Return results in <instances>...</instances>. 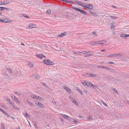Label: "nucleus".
<instances>
[{
	"mask_svg": "<svg viewBox=\"0 0 129 129\" xmlns=\"http://www.w3.org/2000/svg\"><path fill=\"white\" fill-rule=\"evenodd\" d=\"M1 124L2 129H5V127L4 123H2Z\"/></svg>",
	"mask_w": 129,
	"mask_h": 129,
	"instance_id": "nucleus-27",
	"label": "nucleus"
},
{
	"mask_svg": "<svg viewBox=\"0 0 129 129\" xmlns=\"http://www.w3.org/2000/svg\"><path fill=\"white\" fill-rule=\"evenodd\" d=\"M101 51L102 52H104V51H105V49H103V50H101Z\"/></svg>",
	"mask_w": 129,
	"mask_h": 129,
	"instance_id": "nucleus-56",
	"label": "nucleus"
},
{
	"mask_svg": "<svg viewBox=\"0 0 129 129\" xmlns=\"http://www.w3.org/2000/svg\"><path fill=\"white\" fill-rule=\"evenodd\" d=\"M36 56L40 58L41 59H42L44 57H45V58L46 57V56L44 55L41 54L36 55Z\"/></svg>",
	"mask_w": 129,
	"mask_h": 129,
	"instance_id": "nucleus-5",
	"label": "nucleus"
},
{
	"mask_svg": "<svg viewBox=\"0 0 129 129\" xmlns=\"http://www.w3.org/2000/svg\"><path fill=\"white\" fill-rule=\"evenodd\" d=\"M5 9L7 11H9L10 10V8H6V7H5Z\"/></svg>",
	"mask_w": 129,
	"mask_h": 129,
	"instance_id": "nucleus-47",
	"label": "nucleus"
},
{
	"mask_svg": "<svg viewBox=\"0 0 129 129\" xmlns=\"http://www.w3.org/2000/svg\"><path fill=\"white\" fill-rule=\"evenodd\" d=\"M98 41H94L91 42L90 43V44L92 45H98Z\"/></svg>",
	"mask_w": 129,
	"mask_h": 129,
	"instance_id": "nucleus-10",
	"label": "nucleus"
},
{
	"mask_svg": "<svg viewBox=\"0 0 129 129\" xmlns=\"http://www.w3.org/2000/svg\"><path fill=\"white\" fill-rule=\"evenodd\" d=\"M116 54H110V55L108 56V57H116Z\"/></svg>",
	"mask_w": 129,
	"mask_h": 129,
	"instance_id": "nucleus-26",
	"label": "nucleus"
},
{
	"mask_svg": "<svg viewBox=\"0 0 129 129\" xmlns=\"http://www.w3.org/2000/svg\"><path fill=\"white\" fill-rule=\"evenodd\" d=\"M21 45H24V44H23L22 43H21Z\"/></svg>",
	"mask_w": 129,
	"mask_h": 129,
	"instance_id": "nucleus-64",
	"label": "nucleus"
},
{
	"mask_svg": "<svg viewBox=\"0 0 129 129\" xmlns=\"http://www.w3.org/2000/svg\"><path fill=\"white\" fill-rule=\"evenodd\" d=\"M73 120L75 123L76 124L78 123L76 119H73Z\"/></svg>",
	"mask_w": 129,
	"mask_h": 129,
	"instance_id": "nucleus-42",
	"label": "nucleus"
},
{
	"mask_svg": "<svg viewBox=\"0 0 129 129\" xmlns=\"http://www.w3.org/2000/svg\"><path fill=\"white\" fill-rule=\"evenodd\" d=\"M29 66L31 67H33L34 66V65L33 63H29Z\"/></svg>",
	"mask_w": 129,
	"mask_h": 129,
	"instance_id": "nucleus-36",
	"label": "nucleus"
},
{
	"mask_svg": "<svg viewBox=\"0 0 129 129\" xmlns=\"http://www.w3.org/2000/svg\"><path fill=\"white\" fill-rule=\"evenodd\" d=\"M13 93L17 95H21V94L19 92H17V91H15L13 92Z\"/></svg>",
	"mask_w": 129,
	"mask_h": 129,
	"instance_id": "nucleus-23",
	"label": "nucleus"
},
{
	"mask_svg": "<svg viewBox=\"0 0 129 129\" xmlns=\"http://www.w3.org/2000/svg\"><path fill=\"white\" fill-rule=\"evenodd\" d=\"M127 60L128 61H129V57H128L127 58Z\"/></svg>",
	"mask_w": 129,
	"mask_h": 129,
	"instance_id": "nucleus-61",
	"label": "nucleus"
},
{
	"mask_svg": "<svg viewBox=\"0 0 129 129\" xmlns=\"http://www.w3.org/2000/svg\"><path fill=\"white\" fill-rule=\"evenodd\" d=\"M43 85L44 86H47L46 84L44 83H43Z\"/></svg>",
	"mask_w": 129,
	"mask_h": 129,
	"instance_id": "nucleus-59",
	"label": "nucleus"
},
{
	"mask_svg": "<svg viewBox=\"0 0 129 129\" xmlns=\"http://www.w3.org/2000/svg\"><path fill=\"white\" fill-rule=\"evenodd\" d=\"M24 115L25 117H27L29 118L30 117V115H29L26 112L25 113H24Z\"/></svg>",
	"mask_w": 129,
	"mask_h": 129,
	"instance_id": "nucleus-22",
	"label": "nucleus"
},
{
	"mask_svg": "<svg viewBox=\"0 0 129 129\" xmlns=\"http://www.w3.org/2000/svg\"><path fill=\"white\" fill-rule=\"evenodd\" d=\"M114 26L113 24H112L111 26V29L114 28Z\"/></svg>",
	"mask_w": 129,
	"mask_h": 129,
	"instance_id": "nucleus-48",
	"label": "nucleus"
},
{
	"mask_svg": "<svg viewBox=\"0 0 129 129\" xmlns=\"http://www.w3.org/2000/svg\"><path fill=\"white\" fill-rule=\"evenodd\" d=\"M87 81H86V82H82V84L84 86L87 85Z\"/></svg>",
	"mask_w": 129,
	"mask_h": 129,
	"instance_id": "nucleus-31",
	"label": "nucleus"
},
{
	"mask_svg": "<svg viewBox=\"0 0 129 129\" xmlns=\"http://www.w3.org/2000/svg\"><path fill=\"white\" fill-rule=\"evenodd\" d=\"M111 17L112 19H116L118 18V17H117L116 16H111Z\"/></svg>",
	"mask_w": 129,
	"mask_h": 129,
	"instance_id": "nucleus-30",
	"label": "nucleus"
},
{
	"mask_svg": "<svg viewBox=\"0 0 129 129\" xmlns=\"http://www.w3.org/2000/svg\"><path fill=\"white\" fill-rule=\"evenodd\" d=\"M104 42L105 43H106V40H101V41H98V44H102L104 43Z\"/></svg>",
	"mask_w": 129,
	"mask_h": 129,
	"instance_id": "nucleus-12",
	"label": "nucleus"
},
{
	"mask_svg": "<svg viewBox=\"0 0 129 129\" xmlns=\"http://www.w3.org/2000/svg\"><path fill=\"white\" fill-rule=\"evenodd\" d=\"M16 102L18 103H20V101L18 100V101L17 102Z\"/></svg>",
	"mask_w": 129,
	"mask_h": 129,
	"instance_id": "nucleus-55",
	"label": "nucleus"
},
{
	"mask_svg": "<svg viewBox=\"0 0 129 129\" xmlns=\"http://www.w3.org/2000/svg\"><path fill=\"white\" fill-rule=\"evenodd\" d=\"M78 117L79 118H81V116L80 115H78Z\"/></svg>",
	"mask_w": 129,
	"mask_h": 129,
	"instance_id": "nucleus-60",
	"label": "nucleus"
},
{
	"mask_svg": "<svg viewBox=\"0 0 129 129\" xmlns=\"http://www.w3.org/2000/svg\"><path fill=\"white\" fill-rule=\"evenodd\" d=\"M92 33L93 34V35H94L95 34L96 32H92Z\"/></svg>",
	"mask_w": 129,
	"mask_h": 129,
	"instance_id": "nucleus-62",
	"label": "nucleus"
},
{
	"mask_svg": "<svg viewBox=\"0 0 129 129\" xmlns=\"http://www.w3.org/2000/svg\"><path fill=\"white\" fill-rule=\"evenodd\" d=\"M76 3L80 5H82V2L80 1H77L76 2Z\"/></svg>",
	"mask_w": 129,
	"mask_h": 129,
	"instance_id": "nucleus-33",
	"label": "nucleus"
},
{
	"mask_svg": "<svg viewBox=\"0 0 129 129\" xmlns=\"http://www.w3.org/2000/svg\"><path fill=\"white\" fill-rule=\"evenodd\" d=\"M63 88L69 93H71L72 92V91L71 89L66 86H63Z\"/></svg>",
	"mask_w": 129,
	"mask_h": 129,
	"instance_id": "nucleus-7",
	"label": "nucleus"
},
{
	"mask_svg": "<svg viewBox=\"0 0 129 129\" xmlns=\"http://www.w3.org/2000/svg\"><path fill=\"white\" fill-rule=\"evenodd\" d=\"M82 6L85 8H87L89 9V10H90L92 9L93 7V6L91 4L83 5Z\"/></svg>",
	"mask_w": 129,
	"mask_h": 129,
	"instance_id": "nucleus-4",
	"label": "nucleus"
},
{
	"mask_svg": "<svg viewBox=\"0 0 129 129\" xmlns=\"http://www.w3.org/2000/svg\"><path fill=\"white\" fill-rule=\"evenodd\" d=\"M13 99L16 102H17L18 100V99L15 96H14V98H13Z\"/></svg>",
	"mask_w": 129,
	"mask_h": 129,
	"instance_id": "nucleus-35",
	"label": "nucleus"
},
{
	"mask_svg": "<svg viewBox=\"0 0 129 129\" xmlns=\"http://www.w3.org/2000/svg\"><path fill=\"white\" fill-rule=\"evenodd\" d=\"M97 67L99 68H103V66H97Z\"/></svg>",
	"mask_w": 129,
	"mask_h": 129,
	"instance_id": "nucleus-46",
	"label": "nucleus"
},
{
	"mask_svg": "<svg viewBox=\"0 0 129 129\" xmlns=\"http://www.w3.org/2000/svg\"><path fill=\"white\" fill-rule=\"evenodd\" d=\"M72 8L73 9H74L75 10H76L77 11H78L80 12L83 14H84V15H88V14L87 13H86L83 10L79 8H78L75 7H72Z\"/></svg>",
	"mask_w": 129,
	"mask_h": 129,
	"instance_id": "nucleus-2",
	"label": "nucleus"
},
{
	"mask_svg": "<svg viewBox=\"0 0 129 129\" xmlns=\"http://www.w3.org/2000/svg\"><path fill=\"white\" fill-rule=\"evenodd\" d=\"M12 106H13V108L15 109L16 110H18L19 109L18 108L16 107L15 106L13 105Z\"/></svg>",
	"mask_w": 129,
	"mask_h": 129,
	"instance_id": "nucleus-39",
	"label": "nucleus"
},
{
	"mask_svg": "<svg viewBox=\"0 0 129 129\" xmlns=\"http://www.w3.org/2000/svg\"><path fill=\"white\" fill-rule=\"evenodd\" d=\"M4 3H5V4H3L4 5H6V4H7L9 3H7V2H4Z\"/></svg>",
	"mask_w": 129,
	"mask_h": 129,
	"instance_id": "nucleus-52",
	"label": "nucleus"
},
{
	"mask_svg": "<svg viewBox=\"0 0 129 129\" xmlns=\"http://www.w3.org/2000/svg\"><path fill=\"white\" fill-rule=\"evenodd\" d=\"M5 115H6L8 117V118H10L11 117V116L8 114L4 110L3 111V112H2Z\"/></svg>",
	"mask_w": 129,
	"mask_h": 129,
	"instance_id": "nucleus-16",
	"label": "nucleus"
},
{
	"mask_svg": "<svg viewBox=\"0 0 129 129\" xmlns=\"http://www.w3.org/2000/svg\"><path fill=\"white\" fill-rule=\"evenodd\" d=\"M72 102L75 104L77 106L78 105V102L75 100L74 99L72 98Z\"/></svg>",
	"mask_w": 129,
	"mask_h": 129,
	"instance_id": "nucleus-14",
	"label": "nucleus"
},
{
	"mask_svg": "<svg viewBox=\"0 0 129 129\" xmlns=\"http://www.w3.org/2000/svg\"><path fill=\"white\" fill-rule=\"evenodd\" d=\"M5 9V7H0V10H3Z\"/></svg>",
	"mask_w": 129,
	"mask_h": 129,
	"instance_id": "nucleus-43",
	"label": "nucleus"
},
{
	"mask_svg": "<svg viewBox=\"0 0 129 129\" xmlns=\"http://www.w3.org/2000/svg\"><path fill=\"white\" fill-rule=\"evenodd\" d=\"M113 90L116 93L118 94V93L116 89L115 88H114L113 89Z\"/></svg>",
	"mask_w": 129,
	"mask_h": 129,
	"instance_id": "nucleus-40",
	"label": "nucleus"
},
{
	"mask_svg": "<svg viewBox=\"0 0 129 129\" xmlns=\"http://www.w3.org/2000/svg\"><path fill=\"white\" fill-rule=\"evenodd\" d=\"M33 124L37 128H38V127L37 125V124L36 123L35 121L33 122Z\"/></svg>",
	"mask_w": 129,
	"mask_h": 129,
	"instance_id": "nucleus-29",
	"label": "nucleus"
},
{
	"mask_svg": "<svg viewBox=\"0 0 129 129\" xmlns=\"http://www.w3.org/2000/svg\"><path fill=\"white\" fill-rule=\"evenodd\" d=\"M52 102L54 104H56V102H55V101H52Z\"/></svg>",
	"mask_w": 129,
	"mask_h": 129,
	"instance_id": "nucleus-57",
	"label": "nucleus"
},
{
	"mask_svg": "<svg viewBox=\"0 0 129 129\" xmlns=\"http://www.w3.org/2000/svg\"><path fill=\"white\" fill-rule=\"evenodd\" d=\"M9 21V20L7 19H0V22H2L4 23H8Z\"/></svg>",
	"mask_w": 129,
	"mask_h": 129,
	"instance_id": "nucleus-8",
	"label": "nucleus"
},
{
	"mask_svg": "<svg viewBox=\"0 0 129 129\" xmlns=\"http://www.w3.org/2000/svg\"><path fill=\"white\" fill-rule=\"evenodd\" d=\"M87 85L89 87H91V86H93L94 87L95 86V85H93L92 83L88 81Z\"/></svg>",
	"mask_w": 129,
	"mask_h": 129,
	"instance_id": "nucleus-9",
	"label": "nucleus"
},
{
	"mask_svg": "<svg viewBox=\"0 0 129 129\" xmlns=\"http://www.w3.org/2000/svg\"><path fill=\"white\" fill-rule=\"evenodd\" d=\"M5 4V3H3V1H0V5H3Z\"/></svg>",
	"mask_w": 129,
	"mask_h": 129,
	"instance_id": "nucleus-49",
	"label": "nucleus"
},
{
	"mask_svg": "<svg viewBox=\"0 0 129 129\" xmlns=\"http://www.w3.org/2000/svg\"><path fill=\"white\" fill-rule=\"evenodd\" d=\"M96 76V75L95 74L93 73H91L90 74H89V75L88 76L89 77H95Z\"/></svg>",
	"mask_w": 129,
	"mask_h": 129,
	"instance_id": "nucleus-20",
	"label": "nucleus"
},
{
	"mask_svg": "<svg viewBox=\"0 0 129 129\" xmlns=\"http://www.w3.org/2000/svg\"><path fill=\"white\" fill-rule=\"evenodd\" d=\"M43 62L47 65H53L54 64L53 62L52 61L49 59H44Z\"/></svg>",
	"mask_w": 129,
	"mask_h": 129,
	"instance_id": "nucleus-1",
	"label": "nucleus"
},
{
	"mask_svg": "<svg viewBox=\"0 0 129 129\" xmlns=\"http://www.w3.org/2000/svg\"><path fill=\"white\" fill-rule=\"evenodd\" d=\"M76 90L78 91V92L81 94L82 95H83V94L82 93V91L80 90L79 88L78 87H76Z\"/></svg>",
	"mask_w": 129,
	"mask_h": 129,
	"instance_id": "nucleus-17",
	"label": "nucleus"
},
{
	"mask_svg": "<svg viewBox=\"0 0 129 129\" xmlns=\"http://www.w3.org/2000/svg\"><path fill=\"white\" fill-rule=\"evenodd\" d=\"M4 110H3L2 109L0 108V111L2 112Z\"/></svg>",
	"mask_w": 129,
	"mask_h": 129,
	"instance_id": "nucleus-53",
	"label": "nucleus"
},
{
	"mask_svg": "<svg viewBox=\"0 0 129 129\" xmlns=\"http://www.w3.org/2000/svg\"><path fill=\"white\" fill-rule=\"evenodd\" d=\"M89 12L91 14H92V15H94V16H97L96 15V14L94 13V12H92L91 11H90Z\"/></svg>",
	"mask_w": 129,
	"mask_h": 129,
	"instance_id": "nucleus-21",
	"label": "nucleus"
},
{
	"mask_svg": "<svg viewBox=\"0 0 129 129\" xmlns=\"http://www.w3.org/2000/svg\"><path fill=\"white\" fill-rule=\"evenodd\" d=\"M112 7H113V8H115V9H116L117 7H116V6H112Z\"/></svg>",
	"mask_w": 129,
	"mask_h": 129,
	"instance_id": "nucleus-54",
	"label": "nucleus"
},
{
	"mask_svg": "<svg viewBox=\"0 0 129 129\" xmlns=\"http://www.w3.org/2000/svg\"><path fill=\"white\" fill-rule=\"evenodd\" d=\"M27 102H28L29 104L31 106H33V104L31 102H30V101L27 100Z\"/></svg>",
	"mask_w": 129,
	"mask_h": 129,
	"instance_id": "nucleus-28",
	"label": "nucleus"
},
{
	"mask_svg": "<svg viewBox=\"0 0 129 129\" xmlns=\"http://www.w3.org/2000/svg\"><path fill=\"white\" fill-rule=\"evenodd\" d=\"M66 34H67V32H64V33H61V34L58 36L57 37H62L63 36H64L65 35H66Z\"/></svg>",
	"mask_w": 129,
	"mask_h": 129,
	"instance_id": "nucleus-15",
	"label": "nucleus"
},
{
	"mask_svg": "<svg viewBox=\"0 0 129 129\" xmlns=\"http://www.w3.org/2000/svg\"><path fill=\"white\" fill-rule=\"evenodd\" d=\"M8 71L10 73H12V71L11 69L10 68H8L7 69Z\"/></svg>",
	"mask_w": 129,
	"mask_h": 129,
	"instance_id": "nucleus-38",
	"label": "nucleus"
},
{
	"mask_svg": "<svg viewBox=\"0 0 129 129\" xmlns=\"http://www.w3.org/2000/svg\"><path fill=\"white\" fill-rule=\"evenodd\" d=\"M108 63H110V64H114V62H113L112 61H110V62H108Z\"/></svg>",
	"mask_w": 129,
	"mask_h": 129,
	"instance_id": "nucleus-51",
	"label": "nucleus"
},
{
	"mask_svg": "<svg viewBox=\"0 0 129 129\" xmlns=\"http://www.w3.org/2000/svg\"><path fill=\"white\" fill-rule=\"evenodd\" d=\"M116 57H120L121 56V55L120 53L116 54Z\"/></svg>",
	"mask_w": 129,
	"mask_h": 129,
	"instance_id": "nucleus-32",
	"label": "nucleus"
},
{
	"mask_svg": "<svg viewBox=\"0 0 129 129\" xmlns=\"http://www.w3.org/2000/svg\"><path fill=\"white\" fill-rule=\"evenodd\" d=\"M14 96H15L13 94H12L10 95V96L12 98H13V96H14Z\"/></svg>",
	"mask_w": 129,
	"mask_h": 129,
	"instance_id": "nucleus-50",
	"label": "nucleus"
},
{
	"mask_svg": "<svg viewBox=\"0 0 129 129\" xmlns=\"http://www.w3.org/2000/svg\"><path fill=\"white\" fill-rule=\"evenodd\" d=\"M33 77H34V78L39 79L40 78V77L39 76V75L37 74L34 75L33 76Z\"/></svg>",
	"mask_w": 129,
	"mask_h": 129,
	"instance_id": "nucleus-13",
	"label": "nucleus"
},
{
	"mask_svg": "<svg viewBox=\"0 0 129 129\" xmlns=\"http://www.w3.org/2000/svg\"><path fill=\"white\" fill-rule=\"evenodd\" d=\"M6 100L11 105H13L14 104L13 102L11 101V100L9 99V98H7Z\"/></svg>",
	"mask_w": 129,
	"mask_h": 129,
	"instance_id": "nucleus-11",
	"label": "nucleus"
},
{
	"mask_svg": "<svg viewBox=\"0 0 129 129\" xmlns=\"http://www.w3.org/2000/svg\"><path fill=\"white\" fill-rule=\"evenodd\" d=\"M129 37V35H127L126 34V37Z\"/></svg>",
	"mask_w": 129,
	"mask_h": 129,
	"instance_id": "nucleus-63",
	"label": "nucleus"
},
{
	"mask_svg": "<svg viewBox=\"0 0 129 129\" xmlns=\"http://www.w3.org/2000/svg\"><path fill=\"white\" fill-rule=\"evenodd\" d=\"M62 115L61 116H62L67 120L69 119L70 118L67 115L63 114H62Z\"/></svg>",
	"mask_w": 129,
	"mask_h": 129,
	"instance_id": "nucleus-18",
	"label": "nucleus"
},
{
	"mask_svg": "<svg viewBox=\"0 0 129 129\" xmlns=\"http://www.w3.org/2000/svg\"><path fill=\"white\" fill-rule=\"evenodd\" d=\"M86 54L88 56H89L91 55L89 51L88 52H87L86 53Z\"/></svg>",
	"mask_w": 129,
	"mask_h": 129,
	"instance_id": "nucleus-45",
	"label": "nucleus"
},
{
	"mask_svg": "<svg viewBox=\"0 0 129 129\" xmlns=\"http://www.w3.org/2000/svg\"><path fill=\"white\" fill-rule=\"evenodd\" d=\"M23 16L27 18H29V17L28 16V15L26 14H24L23 15Z\"/></svg>",
	"mask_w": 129,
	"mask_h": 129,
	"instance_id": "nucleus-37",
	"label": "nucleus"
},
{
	"mask_svg": "<svg viewBox=\"0 0 129 129\" xmlns=\"http://www.w3.org/2000/svg\"><path fill=\"white\" fill-rule=\"evenodd\" d=\"M30 97L32 98L38 100H43V99L40 96H39L36 95V94L31 95H30Z\"/></svg>",
	"mask_w": 129,
	"mask_h": 129,
	"instance_id": "nucleus-3",
	"label": "nucleus"
},
{
	"mask_svg": "<svg viewBox=\"0 0 129 129\" xmlns=\"http://www.w3.org/2000/svg\"><path fill=\"white\" fill-rule=\"evenodd\" d=\"M47 14H50L51 13V11L50 10H48L47 12Z\"/></svg>",
	"mask_w": 129,
	"mask_h": 129,
	"instance_id": "nucleus-44",
	"label": "nucleus"
},
{
	"mask_svg": "<svg viewBox=\"0 0 129 129\" xmlns=\"http://www.w3.org/2000/svg\"><path fill=\"white\" fill-rule=\"evenodd\" d=\"M103 69H106L108 70H109L110 69V68L109 67H108L106 66H103Z\"/></svg>",
	"mask_w": 129,
	"mask_h": 129,
	"instance_id": "nucleus-25",
	"label": "nucleus"
},
{
	"mask_svg": "<svg viewBox=\"0 0 129 129\" xmlns=\"http://www.w3.org/2000/svg\"><path fill=\"white\" fill-rule=\"evenodd\" d=\"M120 36L121 38L126 37V34H122L120 35Z\"/></svg>",
	"mask_w": 129,
	"mask_h": 129,
	"instance_id": "nucleus-24",
	"label": "nucleus"
},
{
	"mask_svg": "<svg viewBox=\"0 0 129 129\" xmlns=\"http://www.w3.org/2000/svg\"><path fill=\"white\" fill-rule=\"evenodd\" d=\"M87 119L89 120H92V118L91 116H89V117L87 118Z\"/></svg>",
	"mask_w": 129,
	"mask_h": 129,
	"instance_id": "nucleus-34",
	"label": "nucleus"
},
{
	"mask_svg": "<svg viewBox=\"0 0 129 129\" xmlns=\"http://www.w3.org/2000/svg\"><path fill=\"white\" fill-rule=\"evenodd\" d=\"M35 26L36 25L35 24H29L28 25L29 27L31 28H34L35 27Z\"/></svg>",
	"mask_w": 129,
	"mask_h": 129,
	"instance_id": "nucleus-19",
	"label": "nucleus"
},
{
	"mask_svg": "<svg viewBox=\"0 0 129 129\" xmlns=\"http://www.w3.org/2000/svg\"><path fill=\"white\" fill-rule=\"evenodd\" d=\"M102 103L105 106H107V104L104 102L103 101L101 100V101Z\"/></svg>",
	"mask_w": 129,
	"mask_h": 129,
	"instance_id": "nucleus-41",
	"label": "nucleus"
},
{
	"mask_svg": "<svg viewBox=\"0 0 129 129\" xmlns=\"http://www.w3.org/2000/svg\"><path fill=\"white\" fill-rule=\"evenodd\" d=\"M35 104L43 108L44 107V105L42 104L39 102L38 101H37L36 102Z\"/></svg>",
	"mask_w": 129,
	"mask_h": 129,
	"instance_id": "nucleus-6",
	"label": "nucleus"
},
{
	"mask_svg": "<svg viewBox=\"0 0 129 129\" xmlns=\"http://www.w3.org/2000/svg\"><path fill=\"white\" fill-rule=\"evenodd\" d=\"M73 53L76 55H77L78 54L77 53H76L75 52H74Z\"/></svg>",
	"mask_w": 129,
	"mask_h": 129,
	"instance_id": "nucleus-58",
	"label": "nucleus"
}]
</instances>
